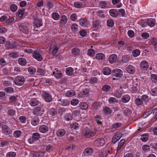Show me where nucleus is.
Returning <instances> with one entry per match:
<instances>
[{
	"mask_svg": "<svg viewBox=\"0 0 157 157\" xmlns=\"http://www.w3.org/2000/svg\"><path fill=\"white\" fill-rule=\"evenodd\" d=\"M97 131L94 129H90L88 127L84 128L83 132L85 136L87 138H91L94 136Z\"/></svg>",
	"mask_w": 157,
	"mask_h": 157,
	"instance_id": "nucleus-1",
	"label": "nucleus"
},
{
	"mask_svg": "<svg viewBox=\"0 0 157 157\" xmlns=\"http://www.w3.org/2000/svg\"><path fill=\"white\" fill-rule=\"evenodd\" d=\"M25 82L24 77L22 75H18L16 76L14 79V82L15 84L18 86H21L23 85Z\"/></svg>",
	"mask_w": 157,
	"mask_h": 157,
	"instance_id": "nucleus-2",
	"label": "nucleus"
},
{
	"mask_svg": "<svg viewBox=\"0 0 157 157\" xmlns=\"http://www.w3.org/2000/svg\"><path fill=\"white\" fill-rule=\"evenodd\" d=\"M40 138V136L39 133L37 132H34L32 134V136L28 139V141L29 144H32L38 140Z\"/></svg>",
	"mask_w": 157,
	"mask_h": 157,
	"instance_id": "nucleus-3",
	"label": "nucleus"
},
{
	"mask_svg": "<svg viewBox=\"0 0 157 157\" xmlns=\"http://www.w3.org/2000/svg\"><path fill=\"white\" fill-rule=\"evenodd\" d=\"M59 49L58 47L56 45L55 42L52 41L50 45L49 52L53 55H55Z\"/></svg>",
	"mask_w": 157,
	"mask_h": 157,
	"instance_id": "nucleus-4",
	"label": "nucleus"
},
{
	"mask_svg": "<svg viewBox=\"0 0 157 157\" xmlns=\"http://www.w3.org/2000/svg\"><path fill=\"white\" fill-rule=\"evenodd\" d=\"M41 51L39 50H35L33 53V57L38 61H41L43 59Z\"/></svg>",
	"mask_w": 157,
	"mask_h": 157,
	"instance_id": "nucleus-5",
	"label": "nucleus"
},
{
	"mask_svg": "<svg viewBox=\"0 0 157 157\" xmlns=\"http://www.w3.org/2000/svg\"><path fill=\"white\" fill-rule=\"evenodd\" d=\"M78 21L80 25L83 27H88L90 25V21L86 18L81 19L79 20Z\"/></svg>",
	"mask_w": 157,
	"mask_h": 157,
	"instance_id": "nucleus-6",
	"label": "nucleus"
},
{
	"mask_svg": "<svg viewBox=\"0 0 157 157\" xmlns=\"http://www.w3.org/2000/svg\"><path fill=\"white\" fill-rule=\"evenodd\" d=\"M112 74L113 76L121 78L123 76V72L121 69L116 68L113 70Z\"/></svg>",
	"mask_w": 157,
	"mask_h": 157,
	"instance_id": "nucleus-7",
	"label": "nucleus"
},
{
	"mask_svg": "<svg viewBox=\"0 0 157 157\" xmlns=\"http://www.w3.org/2000/svg\"><path fill=\"white\" fill-rule=\"evenodd\" d=\"M7 117L10 119L15 120L14 118L16 114V110L13 109H9L6 112Z\"/></svg>",
	"mask_w": 157,
	"mask_h": 157,
	"instance_id": "nucleus-8",
	"label": "nucleus"
},
{
	"mask_svg": "<svg viewBox=\"0 0 157 157\" xmlns=\"http://www.w3.org/2000/svg\"><path fill=\"white\" fill-rule=\"evenodd\" d=\"M58 100L59 104L62 106H67L69 104V100L67 99L64 98L63 97L60 98L59 97Z\"/></svg>",
	"mask_w": 157,
	"mask_h": 157,
	"instance_id": "nucleus-9",
	"label": "nucleus"
},
{
	"mask_svg": "<svg viewBox=\"0 0 157 157\" xmlns=\"http://www.w3.org/2000/svg\"><path fill=\"white\" fill-rule=\"evenodd\" d=\"M44 108L41 107H36L35 108L33 113L34 115H41L44 112Z\"/></svg>",
	"mask_w": 157,
	"mask_h": 157,
	"instance_id": "nucleus-10",
	"label": "nucleus"
},
{
	"mask_svg": "<svg viewBox=\"0 0 157 157\" xmlns=\"http://www.w3.org/2000/svg\"><path fill=\"white\" fill-rule=\"evenodd\" d=\"M122 133L121 132H116L112 137V142L113 143L115 144L121 138L122 136Z\"/></svg>",
	"mask_w": 157,
	"mask_h": 157,
	"instance_id": "nucleus-11",
	"label": "nucleus"
},
{
	"mask_svg": "<svg viewBox=\"0 0 157 157\" xmlns=\"http://www.w3.org/2000/svg\"><path fill=\"white\" fill-rule=\"evenodd\" d=\"M93 153V149L90 147H87L84 150L83 154L84 156L89 157V156H91Z\"/></svg>",
	"mask_w": 157,
	"mask_h": 157,
	"instance_id": "nucleus-12",
	"label": "nucleus"
},
{
	"mask_svg": "<svg viewBox=\"0 0 157 157\" xmlns=\"http://www.w3.org/2000/svg\"><path fill=\"white\" fill-rule=\"evenodd\" d=\"M105 143L104 140L102 138L98 139L94 141V144L97 146L100 147L104 145Z\"/></svg>",
	"mask_w": 157,
	"mask_h": 157,
	"instance_id": "nucleus-13",
	"label": "nucleus"
},
{
	"mask_svg": "<svg viewBox=\"0 0 157 157\" xmlns=\"http://www.w3.org/2000/svg\"><path fill=\"white\" fill-rule=\"evenodd\" d=\"M28 102L32 106H35L37 105L40 102L36 98H30L28 101Z\"/></svg>",
	"mask_w": 157,
	"mask_h": 157,
	"instance_id": "nucleus-14",
	"label": "nucleus"
},
{
	"mask_svg": "<svg viewBox=\"0 0 157 157\" xmlns=\"http://www.w3.org/2000/svg\"><path fill=\"white\" fill-rule=\"evenodd\" d=\"M44 100L47 102H49L52 101V98L51 95L48 93L44 92L42 95Z\"/></svg>",
	"mask_w": 157,
	"mask_h": 157,
	"instance_id": "nucleus-15",
	"label": "nucleus"
},
{
	"mask_svg": "<svg viewBox=\"0 0 157 157\" xmlns=\"http://www.w3.org/2000/svg\"><path fill=\"white\" fill-rule=\"evenodd\" d=\"M140 66L143 70L147 71L149 67L148 63L146 60H142L140 63Z\"/></svg>",
	"mask_w": 157,
	"mask_h": 157,
	"instance_id": "nucleus-16",
	"label": "nucleus"
},
{
	"mask_svg": "<svg viewBox=\"0 0 157 157\" xmlns=\"http://www.w3.org/2000/svg\"><path fill=\"white\" fill-rule=\"evenodd\" d=\"M48 127L47 125L43 124L40 125L39 127V131L43 133H45L48 131Z\"/></svg>",
	"mask_w": 157,
	"mask_h": 157,
	"instance_id": "nucleus-17",
	"label": "nucleus"
},
{
	"mask_svg": "<svg viewBox=\"0 0 157 157\" xmlns=\"http://www.w3.org/2000/svg\"><path fill=\"white\" fill-rule=\"evenodd\" d=\"M117 58V56L116 54H112L109 56V61L110 63H113L116 61Z\"/></svg>",
	"mask_w": 157,
	"mask_h": 157,
	"instance_id": "nucleus-18",
	"label": "nucleus"
},
{
	"mask_svg": "<svg viewBox=\"0 0 157 157\" xmlns=\"http://www.w3.org/2000/svg\"><path fill=\"white\" fill-rule=\"evenodd\" d=\"M101 22L98 20H94L92 22V26L95 29L101 28Z\"/></svg>",
	"mask_w": 157,
	"mask_h": 157,
	"instance_id": "nucleus-19",
	"label": "nucleus"
},
{
	"mask_svg": "<svg viewBox=\"0 0 157 157\" xmlns=\"http://www.w3.org/2000/svg\"><path fill=\"white\" fill-rule=\"evenodd\" d=\"M95 58L96 59L100 61H104L105 59V56L103 53H99L96 54Z\"/></svg>",
	"mask_w": 157,
	"mask_h": 157,
	"instance_id": "nucleus-20",
	"label": "nucleus"
},
{
	"mask_svg": "<svg viewBox=\"0 0 157 157\" xmlns=\"http://www.w3.org/2000/svg\"><path fill=\"white\" fill-rule=\"evenodd\" d=\"M126 70L127 72L131 74H133L136 71L135 67L132 65H128L126 68Z\"/></svg>",
	"mask_w": 157,
	"mask_h": 157,
	"instance_id": "nucleus-21",
	"label": "nucleus"
},
{
	"mask_svg": "<svg viewBox=\"0 0 157 157\" xmlns=\"http://www.w3.org/2000/svg\"><path fill=\"white\" fill-rule=\"evenodd\" d=\"M2 131L3 133L6 135H9L11 132L10 128L6 125L2 126Z\"/></svg>",
	"mask_w": 157,
	"mask_h": 157,
	"instance_id": "nucleus-22",
	"label": "nucleus"
},
{
	"mask_svg": "<svg viewBox=\"0 0 157 157\" xmlns=\"http://www.w3.org/2000/svg\"><path fill=\"white\" fill-rule=\"evenodd\" d=\"M122 87L121 86L120 87L119 89L117 90L114 93V96L117 98H120L122 94Z\"/></svg>",
	"mask_w": 157,
	"mask_h": 157,
	"instance_id": "nucleus-23",
	"label": "nucleus"
},
{
	"mask_svg": "<svg viewBox=\"0 0 157 157\" xmlns=\"http://www.w3.org/2000/svg\"><path fill=\"white\" fill-rule=\"evenodd\" d=\"M66 133L65 130L63 129H59L56 132V135L59 137L63 136Z\"/></svg>",
	"mask_w": 157,
	"mask_h": 157,
	"instance_id": "nucleus-24",
	"label": "nucleus"
},
{
	"mask_svg": "<svg viewBox=\"0 0 157 157\" xmlns=\"http://www.w3.org/2000/svg\"><path fill=\"white\" fill-rule=\"evenodd\" d=\"M39 123V120L38 118L36 117H33L31 120V124L34 126L37 125Z\"/></svg>",
	"mask_w": 157,
	"mask_h": 157,
	"instance_id": "nucleus-25",
	"label": "nucleus"
},
{
	"mask_svg": "<svg viewBox=\"0 0 157 157\" xmlns=\"http://www.w3.org/2000/svg\"><path fill=\"white\" fill-rule=\"evenodd\" d=\"M64 118L67 121L71 120L73 118V115L70 113H67L64 114Z\"/></svg>",
	"mask_w": 157,
	"mask_h": 157,
	"instance_id": "nucleus-26",
	"label": "nucleus"
},
{
	"mask_svg": "<svg viewBox=\"0 0 157 157\" xmlns=\"http://www.w3.org/2000/svg\"><path fill=\"white\" fill-rule=\"evenodd\" d=\"M48 113L51 116H54L57 114V112L55 109L51 108L48 109Z\"/></svg>",
	"mask_w": 157,
	"mask_h": 157,
	"instance_id": "nucleus-27",
	"label": "nucleus"
},
{
	"mask_svg": "<svg viewBox=\"0 0 157 157\" xmlns=\"http://www.w3.org/2000/svg\"><path fill=\"white\" fill-rule=\"evenodd\" d=\"M33 157H44V153L41 151L34 152L33 154Z\"/></svg>",
	"mask_w": 157,
	"mask_h": 157,
	"instance_id": "nucleus-28",
	"label": "nucleus"
},
{
	"mask_svg": "<svg viewBox=\"0 0 157 157\" xmlns=\"http://www.w3.org/2000/svg\"><path fill=\"white\" fill-rule=\"evenodd\" d=\"M111 70L109 67H105L103 69L102 72L104 75H108L111 73Z\"/></svg>",
	"mask_w": 157,
	"mask_h": 157,
	"instance_id": "nucleus-29",
	"label": "nucleus"
},
{
	"mask_svg": "<svg viewBox=\"0 0 157 157\" xmlns=\"http://www.w3.org/2000/svg\"><path fill=\"white\" fill-rule=\"evenodd\" d=\"M130 59V57L129 56L125 55L122 57L121 61L123 63H126L129 61Z\"/></svg>",
	"mask_w": 157,
	"mask_h": 157,
	"instance_id": "nucleus-30",
	"label": "nucleus"
},
{
	"mask_svg": "<svg viewBox=\"0 0 157 157\" xmlns=\"http://www.w3.org/2000/svg\"><path fill=\"white\" fill-rule=\"evenodd\" d=\"M125 142V140L124 139H122L120 140L118 143V145L117 149V153L118 151L121 149L122 147L124 144Z\"/></svg>",
	"mask_w": 157,
	"mask_h": 157,
	"instance_id": "nucleus-31",
	"label": "nucleus"
},
{
	"mask_svg": "<svg viewBox=\"0 0 157 157\" xmlns=\"http://www.w3.org/2000/svg\"><path fill=\"white\" fill-rule=\"evenodd\" d=\"M67 21V17L64 15H63L61 17L59 23L61 25H63L66 24Z\"/></svg>",
	"mask_w": 157,
	"mask_h": 157,
	"instance_id": "nucleus-32",
	"label": "nucleus"
},
{
	"mask_svg": "<svg viewBox=\"0 0 157 157\" xmlns=\"http://www.w3.org/2000/svg\"><path fill=\"white\" fill-rule=\"evenodd\" d=\"M75 92L73 90H69L67 91L65 93L66 95L68 97H72L75 94Z\"/></svg>",
	"mask_w": 157,
	"mask_h": 157,
	"instance_id": "nucleus-33",
	"label": "nucleus"
},
{
	"mask_svg": "<svg viewBox=\"0 0 157 157\" xmlns=\"http://www.w3.org/2000/svg\"><path fill=\"white\" fill-rule=\"evenodd\" d=\"M130 99V97L128 94H125L122 98V101L124 103L128 102Z\"/></svg>",
	"mask_w": 157,
	"mask_h": 157,
	"instance_id": "nucleus-34",
	"label": "nucleus"
},
{
	"mask_svg": "<svg viewBox=\"0 0 157 157\" xmlns=\"http://www.w3.org/2000/svg\"><path fill=\"white\" fill-rule=\"evenodd\" d=\"M18 63L21 65L24 66L27 63L26 59L24 58H20L18 59Z\"/></svg>",
	"mask_w": 157,
	"mask_h": 157,
	"instance_id": "nucleus-35",
	"label": "nucleus"
},
{
	"mask_svg": "<svg viewBox=\"0 0 157 157\" xmlns=\"http://www.w3.org/2000/svg\"><path fill=\"white\" fill-rule=\"evenodd\" d=\"M53 75L55 76L56 78H60L63 76L62 73L60 71H53Z\"/></svg>",
	"mask_w": 157,
	"mask_h": 157,
	"instance_id": "nucleus-36",
	"label": "nucleus"
},
{
	"mask_svg": "<svg viewBox=\"0 0 157 157\" xmlns=\"http://www.w3.org/2000/svg\"><path fill=\"white\" fill-rule=\"evenodd\" d=\"M108 101L109 103L112 105H115L118 103V100L113 97L110 98L108 99Z\"/></svg>",
	"mask_w": 157,
	"mask_h": 157,
	"instance_id": "nucleus-37",
	"label": "nucleus"
},
{
	"mask_svg": "<svg viewBox=\"0 0 157 157\" xmlns=\"http://www.w3.org/2000/svg\"><path fill=\"white\" fill-rule=\"evenodd\" d=\"M147 25L150 27H153L155 24V21L152 18L148 19L147 21Z\"/></svg>",
	"mask_w": 157,
	"mask_h": 157,
	"instance_id": "nucleus-38",
	"label": "nucleus"
},
{
	"mask_svg": "<svg viewBox=\"0 0 157 157\" xmlns=\"http://www.w3.org/2000/svg\"><path fill=\"white\" fill-rule=\"evenodd\" d=\"M66 73L68 75H72L74 73V70L71 67H68L66 70Z\"/></svg>",
	"mask_w": 157,
	"mask_h": 157,
	"instance_id": "nucleus-39",
	"label": "nucleus"
},
{
	"mask_svg": "<svg viewBox=\"0 0 157 157\" xmlns=\"http://www.w3.org/2000/svg\"><path fill=\"white\" fill-rule=\"evenodd\" d=\"M79 125L77 122H74L70 124V128L72 130L76 129L79 128Z\"/></svg>",
	"mask_w": 157,
	"mask_h": 157,
	"instance_id": "nucleus-40",
	"label": "nucleus"
},
{
	"mask_svg": "<svg viewBox=\"0 0 157 157\" xmlns=\"http://www.w3.org/2000/svg\"><path fill=\"white\" fill-rule=\"evenodd\" d=\"M35 24L37 27H39L42 25V20L37 18H34Z\"/></svg>",
	"mask_w": 157,
	"mask_h": 157,
	"instance_id": "nucleus-41",
	"label": "nucleus"
},
{
	"mask_svg": "<svg viewBox=\"0 0 157 157\" xmlns=\"http://www.w3.org/2000/svg\"><path fill=\"white\" fill-rule=\"evenodd\" d=\"M80 52V49L77 48H75L72 49V54L75 56H78L79 55Z\"/></svg>",
	"mask_w": 157,
	"mask_h": 157,
	"instance_id": "nucleus-42",
	"label": "nucleus"
},
{
	"mask_svg": "<svg viewBox=\"0 0 157 157\" xmlns=\"http://www.w3.org/2000/svg\"><path fill=\"white\" fill-rule=\"evenodd\" d=\"M150 93L152 96H157V87H152Z\"/></svg>",
	"mask_w": 157,
	"mask_h": 157,
	"instance_id": "nucleus-43",
	"label": "nucleus"
},
{
	"mask_svg": "<svg viewBox=\"0 0 157 157\" xmlns=\"http://www.w3.org/2000/svg\"><path fill=\"white\" fill-rule=\"evenodd\" d=\"M148 135L147 133H144L141 136V140L143 142H146L148 139Z\"/></svg>",
	"mask_w": 157,
	"mask_h": 157,
	"instance_id": "nucleus-44",
	"label": "nucleus"
},
{
	"mask_svg": "<svg viewBox=\"0 0 157 157\" xmlns=\"http://www.w3.org/2000/svg\"><path fill=\"white\" fill-rule=\"evenodd\" d=\"M22 134V132L19 130H16L14 131L13 133V136L16 138H19Z\"/></svg>",
	"mask_w": 157,
	"mask_h": 157,
	"instance_id": "nucleus-45",
	"label": "nucleus"
},
{
	"mask_svg": "<svg viewBox=\"0 0 157 157\" xmlns=\"http://www.w3.org/2000/svg\"><path fill=\"white\" fill-rule=\"evenodd\" d=\"M135 103L138 106H142L143 105V101L141 98H137L135 100Z\"/></svg>",
	"mask_w": 157,
	"mask_h": 157,
	"instance_id": "nucleus-46",
	"label": "nucleus"
},
{
	"mask_svg": "<svg viewBox=\"0 0 157 157\" xmlns=\"http://www.w3.org/2000/svg\"><path fill=\"white\" fill-rule=\"evenodd\" d=\"M123 113L124 115L128 116L132 113V112L129 109L125 108L123 110Z\"/></svg>",
	"mask_w": 157,
	"mask_h": 157,
	"instance_id": "nucleus-47",
	"label": "nucleus"
},
{
	"mask_svg": "<svg viewBox=\"0 0 157 157\" xmlns=\"http://www.w3.org/2000/svg\"><path fill=\"white\" fill-rule=\"evenodd\" d=\"M18 97L17 95L16 96H10L9 98V100L10 102L13 103H15V102L17 100V98Z\"/></svg>",
	"mask_w": 157,
	"mask_h": 157,
	"instance_id": "nucleus-48",
	"label": "nucleus"
},
{
	"mask_svg": "<svg viewBox=\"0 0 157 157\" xmlns=\"http://www.w3.org/2000/svg\"><path fill=\"white\" fill-rule=\"evenodd\" d=\"M100 104L98 102L93 103L92 105V108L94 111H95L100 107Z\"/></svg>",
	"mask_w": 157,
	"mask_h": 157,
	"instance_id": "nucleus-49",
	"label": "nucleus"
},
{
	"mask_svg": "<svg viewBox=\"0 0 157 157\" xmlns=\"http://www.w3.org/2000/svg\"><path fill=\"white\" fill-rule=\"evenodd\" d=\"M110 15L114 17H116L118 15V12L115 9H111L109 11Z\"/></svg>",
	"mask_w": 157,
	"mask_h": 157,
	"instance_id": "nucleus-50",
	"label": "nucleus"
},
{
	"mask_svg": "<svg viewBox=\"0 0 157 157\" xmlns=\"http://www.w3.org/2000/svg\"><path fill=\"white\" fill-rule=\"evenodd\" d=\"M101 155H102L103 157H113V156L109 153V151L108 152H101Z\"/></svg>",
	"mask_w": 157,
	"mask_h": 157,
	"instance_id": "nucleus-51",
	"label": "nucleus"
},
{
	"mask_svg": "<svg viewBox=\"0 0 157 157\" xmlns=\"http://www.w3.org/2000/svg\"><path fill=\"white\" fill-rule=\"evenodd\" d=\"M104 112L106 115L110 114L112 113V110L109 107H105L104 109Z\"/></svg>",
	"mask_w": 157,
	"mask_h": 157,
	"instance_id": "nucleus-52",
	"label": "nucleus"
},
{
	"mask_svg": "<svg viewBox=\"0 0 157 157\" xmlns=\"http://www.w3.org/2000/svg\"><path fill=\"white\" fill-rule=\"evenodd\" d=\"M25 9H22L19 10L17 12V15L19 17L21 18L22 17L25 12Z\"/></svg>",
	"mask_w": 157,
	"mask_h": 157,
	"instance_id": "nucleus-53",
	"label": "nucleus"
},
{
	"mask_svg": "<svg viewBox=\"0 0 157 157\" xmlns=\"http://www.w3.org/2000/svg\"><path fill=\"white\" fill-rule=\"evenodd\" d=\"M142 101L145 102H147L150 99V98L146 94H143L141 97Z\"/></svg>",
	"mask_w": 157,
	"mask_h": 157,
	"instance_id": "nucleus-54",
	"label": "nucleus"
},
{
	"mask_svg": "<svg viewBox=\"0 0 157 157\" xmlns=\"http://www.w3.org/2000/svg\"><path fill=\"white\" fill-rule=\"evenodd\" d=\"M44 70L41 68H38L37 71V73L40 75L43 76L45 73Z\"/></svg>",
	"mask_w": 157,
	"mask_h": 157,
	"instance_id": "nucleus-55",
	"label": "nucleus"
},
{
	"mask_svg": "<svg viewBox=\"0 0 157 157\" xmlns=\"http://www.w3.org/2000/svg\"><path fill=\"white\" fill-rule=\"evenodd\" d=\"M28 71L30 74H34L36 71V69L33 67H30L28 69Z\"/></svg>",
	"mask_w": 157,
	"mask_h": 157,
	"instance_id": "nucleus-56",
	"label": "nucleus"
},
{
	"mask_svg": "<svg viewBox=\"0 0 157 157\" xmlns=\"http://www.w3.org/2000/svg\"><path fill=\"white\" fill-rule=\"evenodd\" d=\"M140 53V50L138 49H135L132 52V55L134 57H136L139 56Z\"/></svg>",
	"mask_w": 157,
	"mask_h": 157,
	"instance_id": "nucleus-57",
	"label": "nucleus"
},
{
	"mask_svg": "<svg viewBox=\"0 0 157 157\" xmlns=\"http://www.w3.org/2000/svg\"><path fill=\"white\" fill-rule=\"evenodd\" d=\"M151 80L152 82L155 84H157V75L152 74L151 75Z\"/></svg>",
	"mask_w": 157,
	"mask_h": 157,
	"instance_id": "nucleus-58",
	"label": "nucleus"
},
{
	"mask_svg": "<svg viewBox=\"0 0 157 157\" xmlns=\"http://www.w3.org/2000/svg\"><path fill=\"white\" fill-rule=\"evenodd\" d=\"M111 89V86L108 85H105L102 87V90L103 91L105 92H108Z\"/></svg>",
	"mask_w": 157,
	"mask_h": 157,
	"instance_id": "nucleus-59",
	"label": "nucleus"
},
{
	"mask_svg": "<svg viewBox=\"0 0 157 157\" xmlns=\"http://www.w3.org/2000/svg\"><path fill=\"white\" fill-rule=\"evenodd\" d=\"M26 117L24 116H20L18 118V120L21 123L23 124H24L26 123Z\"/></svg>",
	"mask_w": 157,
	"mask_h": 157,
	"instance_id": "nucleus-60",
	"label": "nucleus"
},
{
	"mask_svg": "<svg viewBox=\"0 0 157 157\" xmlns=\"http://www.w3.org/2000/svg\"><path fill=\"white\" fill-rule=\"evenodd\" d=\"M142 149L145 152H147L149 151L150 147L148 145L146 144L143 146Z\"/></svg>",
	"mask_w": 157,
	"mask_h": 157,
	"instance_id": "nucleus-61",
	"label": "nucleus"
},
{
	"mask_svg": "<svg viewBox=\"0 0 157 157\" xmlns=\"http://www.w3.org/2000/svg\"><path fill=\"white\" fill-rule=\"evenodd\" d=\"M52 17L53 19L57 20L59 18V15L56 12H54L52 13Z\"/></svg>",
	"mask_w": 157,
	"mask_h": 157,
	"instance_id": "nucleus-62",
	"label": "nucleus"
},
{
	"mask_svg": "<svg viewBox=\"0 0 157 157\" xmlns=\"http://www.w3.org/2000/svg\"><path fill=\"white\" fill-rule=\"evenodd\" d=\"M14 90L13 88L11 87H6L5 89V91L9 94L13 93Z\"/></svg>",
	"mask_w": 157,
	"mask_h": 157,
	"instance_id": "nucleus-63",
	"label": "nucleus"
},
{
	"mask_svg": "<svg viewBox=\"0 0 157 157\" xmlns=\"http://www.w3.org/2000/svg\"><path fill=\"white\" fill-rule=\"evenodd\" d=\"M16 155V152L13 151H10L7 153V157H15Z\"/></svg>",
	"mask_w": 157,
	"mask_h": 157,
	"instance_id": "nucleus-64",
	"label": "nucleus"
}]
</instances>
